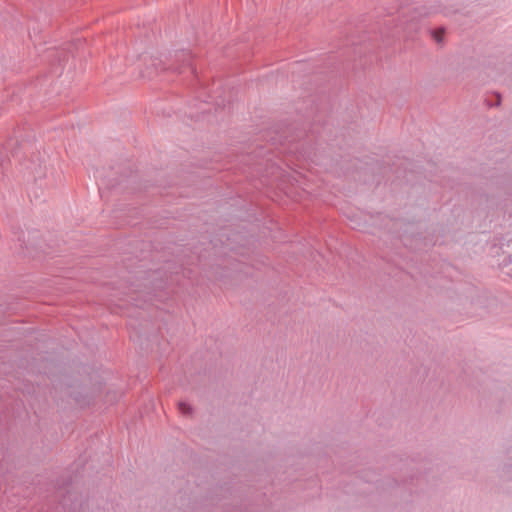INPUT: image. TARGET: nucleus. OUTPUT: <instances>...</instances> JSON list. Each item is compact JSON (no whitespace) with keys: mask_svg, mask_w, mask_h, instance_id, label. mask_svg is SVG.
I'll return each mask as SVG.
<instances>
[{"mask_svg":"<svg viewBox=\"0 0 512 512\" xmlns=\"http://www.w3.org/2000/svg\"><path fill=\"white\" fill-rule=\"evenodd\" d=\"M178 408H179L180 413L183 415H190L192 412L191 406L189 404H187L186 402H180L178 404Z\"/></svg>","mask_w":512,"mask_h":512,"instance_id":"obj_1","label":"nucleus"},{"mask_svg":"<svg viewBox=\"0 0 512 512\" xmlns=\"http://www.w3.org/2000/svg\"><path fill=\"white\" fill-rule=\"evenodd\" d=\"M444 33L445 30L443 28H439L433 32V38L437 43H440L442 41Z\"/></svg>","mask_w":512,"mask_h":512,"instance_id":"obj_2","label":"nucleus"},{"mask_svg":"<svg viewBox=\"0 0 512 512\" xmlns=\"http://www.w3.org/2000/svg\"><path fill=\"white\" fill-rule=\"evenodd\" d=\"M496 98H497L496 105H499L500 104V100H501L500 95L496 94Z\"/></svg>","mask_w":512,"mask_h":512,"instance_id":"obj_3","label":"nucleus"}]
</instances>
